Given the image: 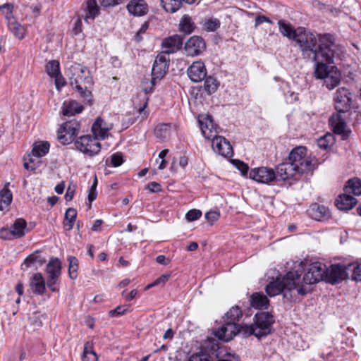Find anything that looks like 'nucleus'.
Here are the masks:
<instances>
[{
	"label": "nucleus",
	"mask_w": 361,
	"mask_h": 361,
	"mask_svg": "<svg viewBox=\"0 0 361 361\" xmlns=\"http://www.w3.org/2000/svg\"><path fill=\"white\" fill-rule=\"evenodd\" d=\"M249 176L255 181L264 184H271L276 180L275 171L272 169L264 166L252 169Z\"/></svg>",
	"instance_id": "nucleus-15"
},
{
	"label": "nucleus",
	"mask_w": 361,
	"mask_h": 361,
	"mask_svg": "<svg viewBox=\"0 0 361 361\" xmlns=\"http://www.w3.org/2000/svg\"><path fill=\"white\" fill-rule=\"evenodd\" d=\"M0 238L5 240H11L14 238L11 233V228L2 227L0 228Z\"/></svg>",
	"instance_id": "nucleus-53"
},
{
	"label": "nucleus",
	"mask_w": 361,
	"mask_h": 361,
	"mask_svg": "<svg viewBox=\"0 0 361 361\" xmlns=\"http://www.w3.org/2000/svg\"><path fill=\"white\" fill-rule=\"evenodd\" d=\"M59 276H47V285L52 292H59Z\"/></svg>",
	"instance_id": "nucleus-50"
},
{
	"label": "nucleus",
	"mask_w": 361,
	"mask_h": 361,
	"mask_svg": "<svg viewBox=\"0 0 361 361\" xmlns=\"http://www.w3.org/2000/svg\"><path fill=\"white\" fill-rule=\"evenodd\" d=\"M298 35L295 42L299 46L303 59L310 60L315 59L320 51L321 44H324L322 38L329 33L314 34L303 27H298Z\"/></svg>",
	"instance_id": "nucleus-3"
},
{
	"label": "nucleus",
	"mask_w": 361,
	"mask_h": 361,
	"mask_svg": "<svg viewBox=\"0 0 361 361\" xmlns=\"http://www.w3.org/2000/svg\"><path fill=\"white\" fill-rule=\"evenodd\" d=\"M82 31V20L78 18L74 23V26L73 27V32L77 35L80 34Z\"/></svg>",
	"instance_id": "nucleus-63"
},
{
	"label": "nucleus",
	"mask_w": 361,
	"mask_h": 361,
	"mask_svg": "<svg viewBox=\"0 0 361 361\" xmlns=\"http://www.w3.org/2000/svg\"><path fill=\"white\" fill-rule=\"evenodd\" d=\"M195 28L196 26L192 18L187 14L183 16L179 22V30L185 35H190Z\"/></svg>",
	"instance_id": "nucleus-32"
},
{
	"label": "nucleus",
	"mask_w": 361,
	"mask_h": 361,
	"mask_svg": "<svg viewBox=\"0 0 361 361\" xmlns=\"http://www.w3.org/2000/svg\"><path fill=\"white\" fill-rule=\"evenodd\" d=\"M114 128L112 123L106 121L104 118L98 117L92 126L93 135L99 140H104L109 135V132Z\"/></svg>",
	"instance_id": "nucleus-18"
},
{
	"label": "nucleus",
	"mask_w": 361,
	"mask_h": 361,
	"mask_svg": "<svg viewBox=\"0 0 361 361\" xmlns=\"http://www.w3.org/2000/svg\"><path fill=\"white\" fill-rule=\"evenodd\" d=\"M235 163L236 168L241 172L242 175H247L249 170L248 166L243 161L239 160H235Z\"/></svg>",
	"instance_id": "nucleus-59"
},
{
	"label": "nucleus",
	"mask_w": 361,
	"mask_h": 361,
	"mask_svg": "<svg viewBox=\"0 0 361 361\" xmlns=\"http://www.w3.org/2000/svg\"><path fill=\"white\" fill-rule=\"evenodd\" d=\"M85 15L84 17L87 23L90 20L93 21L96 16L99 13V8L97 0H87L86 2Z\"/></svg>",
	"instance_id": "nucleus-31"
},
{
	"label": "nucleus",
	"mask_w": 361,
	"mask_h": 361,
	"mask_svg": "<svg viewBox=\"0 0 361 361\" xmlns=\"http://www.w3.org/2000/svg\"><path fill=\"white\" fill-rule=\"evenodd\" d=\"M11 230L14 239L23 237L27 230L26 221L22 218L16 219L11 225Z\"/></svg>",
	"instance_id": "nucleus-28"
},
{
	"label": "nucleus",
	"mask_w": 361,
	"mask_h": 361,
	"mask_svg": "<svg viewBox=\"0 0 361 361\" xmlns=\"http://www.w3.org/2000/svg\"><path fill=\"white\" fill-rule=\"evenodd\" d=\"M50 145L47 141L35 142L32 149V156L40 158L45 156L49 150Z\"/></svg>",
	"instance_id": "nucleus-34"
},
{
	"label": "nucleus",
	"mask_w": 361,
	"mask_h": 361,
	"mask_svg": "<svg viewBox=\"0 0 361 361\" xmlns=\"http://www.w3.org/2000/svg\"><path fill=\"white\" fill-rule=\"evenodd\" d=\"M82 361H97V355L93 350L92 343L86 342L82 355Z\"/></svg>",
	"instance_id": "nucleus-43"
},
{
	"label": "nucleus",
	"mask_w": 361,
	"mask_h": 361,
	"mask_svg": "<svg viewBox=\"0 0 361 361\" xmlns=\"http://www.w3.org/2000/svg\"><path fill=\"white\" fill-rule=\"evenodd\" d=\"M55 79V85L56 89L60 91L61 88L63 87L66 85V81L64 78L61 75V74H59L54 77H53Z\"/></svg>",
	"instance_id": "nucleus-60"
},
{
	"label": "nucleus",
	"mask_w": 361,
	"mask_h": 361,
	"mask_svg": "<svg viewBox=\"0 0 361 361\" xmlns=\"http://www.w3.org/2000/svg\"><path fill=\"white\" fill-rule=\"evenodd\" d=\"M128 310V307L126 305H120L118 306L116 308H115L113 310H111L109 312V314L111 317L114 316H121L126 314V312Z\"/></svg>",
	"instance_id": "nucleus-56"
},
{
	"label": "nucleus",
	"mask_w": 361,
	"mask_h": 361,
	"mask_svg": "<svg viewBox=\"0 0 361 361\" xmlns=\"http://www.w3.org/2000/svg\"><path fill=\"white\" fill-rule=\"evenodd\" d=\"M220 217V214L219 212L216 211H210L205 214V218L207 221L210 224H213L215 221H216Z\"/></svg>",
	"instance_id": "nucleus-54"
},
{
	"label": "nucleus",
	"mask_w": 361,
	"mask_h": 361,
	"mask_svg": "<svg viewBox=\"0 0 361 361\" xmlns=\"http://www.w3.org/2000/svg\"><path fill=\"white\" fill-rule=\"evenodd\" d=\"M279 31L285 37L292 39L295 41V36L298 35V28L294 29L290 24L286 23L284 20H280L278 22Z\"/></svg>",
	"instance_id": "nucleus-37"
},
{
	"label": "nucleus",
	"mask_w": 361,
	"mask_h": 361,
	"mask_svg": "<svg viewBox=\"0 0 361 361\" xmlns=\"http://www.w3.org/2000/svg\"><path fill=\"white\" fill-rule=\"evenodd\" d=\"M46 272L47 276H60L61 274V263L56 257H51L49 261Z\"/></svg>",
	"instance_id": "nucleus-35"
},
{
	"label": "nucleus",
	"mask_w": 361,
	"mask_h": 361,
	"mask_svg": "<svg viewBox=\"0 0 361 361\" xmlns=\"http://www.w3.org/2000/svg\"><path fill=\"white\" fill-rule=\"evenodd\" d=\"M244 325L224 321V324L215 331L214 335L219 339L228 342L238 334H242L244 336Z\"/></svg>",
	"instance_id": "nucleus-12"
},
{
	"label": "nucleus",
	"mask_w": 361,
	"mask_h": 361,
	"mask_svg": "<svg viewBox=\"0 0 361 361\" xmlns=\"http://www.w3.org/2000/svg\"><path fill=\"white\" fill-rule=\"evenodd\" d=\"M10 31L19 39H23L25 35V30L23 25L16 20H11L8 23Z\"/></svg>",
	"instance_id": "nucleus-41"
},
{
	"label": "nucleus",
	"mask_w": 361,
	"mask_h": 361,
	"mask_svg": "<svg viewBox=\"0 0 361 361\" xmlns=\"http://www.w3.org/2000/svg\"><path fill=\"white\" fill-rule=\"evenodd\" d=\"M188 361H211L206 353L194 354L191 355Z\"/></svg>",
	"instance_id": "nucleus-57"
},
{
	"label": "nucleus",
	"mask_w": 361,
	"mask_h": 361,
	"mask_svg": "<svg viewBox=\"0 0 361 361\" xmlns=\"http://www.w3.org/2000/svg\"><path fill=\"white\" fill-rule=\"evenodd\" d=\"M276 179L279 180H286L292 178L298 171L293 168L291 164L288 162L282 163L278 165L276 168Z\"/></svg>",
	"instance_id": "nucleus-24"
},
{
	"label": "nucleus",
	"mask_w": 361,
	"mask_h": 361,
	"mask_svg": "<svg viewBox=\"0 0 361 361\" xmlns=\"http://www.w3.org/2000/svg\"><path fill=\"white\" fill-rule=\"evenodd\" d=\"M38 250L35 252L29 255L25 259L22 264L25 265L26 267H30L32 266H38L41 267L46 262L45 257L41 256Z\"/></svg>",
	"instance_id": "nucleus-33"
},
{
	"label": "nucleus",
	"mask_w": 361,
	"mask_h": 361,
	"mask_svg": "<svg viewBox=\"0 0 361 361\" xmlns=\"http://www.w3.org/2000/svg\"><path fill=\"white\" fill-rule=\"evenodd\" d=\"M29 286L32 292L36 295H42L45 293V279L39 272L34 274L30 279Z\"/></svg>",
	"instance_id": "nucleus-22"
},
{
	"label": "nucleus",
	"mask_w": 361,
	"mask_h": 361,
	"mask_svg": "<svg viewBox=\"0 0 361 361\" xmlns=\"http://www.w3.org/2000/svg\"><path fill=\"white\" fill-rule=\"evenodd\" d=\"M162 51L160 54L169 55L174 54L181 49L183 47V39L178 35H173L172 36L164 38L161 42Z\"/></svg>",
	"instance_id": "nucleus-17"
},
{
	"label": "nucleus",
	"mask_w": 361,
	"mask_h": 361,
	"mask_svg": "<svg viewBox=\"0 0 361 361\" xmlns=\"http://www.w3.org/2000/svg\"><path fill=\"white\" fill-rule=\"evenodd\" d=\"M344 192L354 195H361V180L358 178H353L348 180Z\"/></svg>",
	"instance_id": "nucleus-36"
},
{
	"label": "nucleus",
	"mask_w": 361,
	"mask_h": 361,
	"mask_svg": "<svg viewBox=\"0 0 361 361\" xmlns=\"http://www.w3.org/2000/svg\"><path fill=\"white\" fill-rule=\"evenodd\" d=\"M347 267L341 264H335L327 267L326 281L331 284H336L346 279L348 276L347 273Z\"/></svg>",
	"instance_id": "nucleus-16"
},
{
	"label": "nucleus",
	"mask_w": 361,
	"mask_h": 361,
	"mask_svg": "<svg viewBox=\"0 0 361 361\" xmlns=\"http://www.w3.org/2000/svg\"><path fill=\"white\" fill-rule=\"evenodd\" d=\"M242 317V311L238 306L232 307L223 317L224 321L231 322V323H238L239 319Z\"/></svg>",
	"instance_id": "nucleus-40"
},
{
	"label": "nucleus",
	"mask_w": 361,
	"mask_h": 361,
	"mask_svg": "<svg viewBox=\"0 0 361 361\" xmlns=\"http://www.w3.org/2000/svg\"><path fill=\"white\" fill-rule=\"evenodd\" d=\"M202 212L199 209H192L189 210L185 214V219L188 222H192L199 219L202 216Z\"/></svg>",
	"instance_id": "nucleus-52"
},
{
	"label": "nucleus",
	"mask_w": 361,
	"mask_h": 361,
	"mask_svg": "<svg viewBox=\"0 0 361 361\" xmlns=\"http://www.w3.org/2000/svg\"><path fill=\"white\" fill-rule=\"evenodd\" d=\"M335 109L338 112H348L351 108V93L345 87L338 88L334 96Z\"/></svg>",
	"instance_id": "nucleus-13"
},
{
	"label": "nucleus",
	"mask_w": 361,
	"mask_h": 361,
	"mask_svg": "<svg viewBox=\"0 0 361 361\" xmlns=\"http://www.w3.org/2000/svg\"><path fill=\"white\" fill-rule=\"evenodd\" d=\"M187 73L189 78L195 82L202 81L206 78L207 70L205 65L201 61H197L188 68Z\"/></svg>",
	"instance_id": "nucleus-20"
},
{
	"label": "nucleus",
	"mask_w": 361,
	"mask_h": 361,
	"mask_svg": "<svg viewBox=\"0 0 361 361\" xmlns=\"http://www.w3.org/2000/svg\"><path fill=\"white\" fill-rule=\"evenodd\" d=\"M320 51L315 59L310 61L315 62V77L318 79H324L328 75V64L334 63L335 38L334 35H324L322 38Z\"/></svg>",
	"instance_id": "nucleus-4"
},
{
	"label": "nucleus",
	"mask_w": 361,
	"mask_h": 361,
	"mask_svg": "<svg viewBox=\"0 0 361 361\" xmlns=\"http://www.w3.org/2000/svg\"><path fill=\"white\" fill-rule=\"evenodd\" d=\"M111 162L114 167L121 166L123 162L122 154L118 152L113 154L111 157Z\"/></svg>",
	"instance_id": "nucleus-55"
},
{
	"label": "nucleus",
	"mask_w": 361,
	"mask_h": 361,
	"mask_svg": "<svg viewBox=\"0 0 361 361\" xmlns=\"http://www.w3.org/2000/svg\"><path fill=\"white\" fill-rule=\"evenodd\" d=\"M333 136L331 134H326L317 140V146L322 149H327L332 144Z\"/></svg>",
	"instance_id": "nucleus-49"
},
{
	"label": "nucleus",
	"mask_w": 361,
	"mask_h": 361,
	"mask_svg": "<svg viewBox=\"0 0 361 361\" xmlns=\"http://www.w3.org/2000/svg\"><path fill=\"white\" fill-rule=\"evenodd\" d=\"M68 275L69 277L74 280L78 277V270L79 267L78 259L73 256H69L68 257Z\"/></svg>",
	"instance_id": "nucleus-44"
},
{
	"label": "nucleus",
	"mask_w": 361,
	"mask_h": 361,
	"mask_svg": "<svg viewBox=\"0 0 361 361\" xmlns=\"http://www.w3.org/2000/svg\"><path fill=\"white\" fill-rule=\"evenodd\" d=\"M302 273V268L299 267L297 270L288 271L283 277L277 276L275 279H273L266 286V293L270 297L281 293L288 301L297 302L299 300L298 296H305L310 292V290L303 284L300 285Z\"/></svg>",
	"instance_id": "nucleus-1"
},
{
	"label": "nucleus",
	"mask_w": 361,
	"mask_h": 361,
	"mask_svg": "<svg viewBox=\"0 0 361 361\" xmlns=\"http://www.w3.org/2000/svg\"><path fill=\"white\" fill-rule=\"evenodd\" d=\"M269 299L262 293H255L250 297V305L255 309H267Z\"/></svg>",
	"instance_id": "nucleus-30"
},
{
	"label": "nucleus",
	"mask_w": 361,
	"mask_h": 361,
	"mask_svg": "<svg viewBox=\"0 0 361 361\" xmlns=\"http://www.w3.org/2000/svg\"><path fill=\"white\" fill-rule=\"evenodd\" d=\"M310 217L317 221H326L331 217V212L325 206L317 203L312 204L307 210Z\"/></svg>",
	"instance_id": "nucleus-21"
},
{
	"label": "nucleus",
	"mask_w": 361,
	"mask_h": 361,
	"mask_svg": "<svg viewBox=\"0 0 361 361\" xmlns=\"http://www.w3.org/2000/svg\"><path fill=\"white\" fill-rule=\"evenodd\" d=\"M207 48L204 39L200 36L190 37L184 45V51L188 56H197L201 55Z\"/></svg>",
	"instance_id": "nucleus-14"
},
{
	"label": "nucleus",
	"mask_w": 361,
	"mask_h": 361,
	"mask_svg": "<svg viewBox=\"0 0 361 361\" xmlns=\"http://www.w3.org/2000/svg\"><path fill=\"white\" fill-rule=\"evenodd\" d=\"M326 271L327 267L326 264L319 262L312 263L303 277H300V285L303 284L311 290L307 286L317 283L320 281H326Z\"/></svg>",
	"instance_id": "nucleus-8"
},
{
	"label": "nucleus",
	"mask_w": 361,
	"mask_h": 361,
	"mask_svg": "<svg viewBox=\"0 0 361 361\" xmlns=\"http://www.w3.org/2000/svg\"><path fill=\"white\" fill-rule=\"evenodd\" d=\"M126 7L128 12L135 16H145L149 10L145 0H130Z\"/></svg>",
	"instance_id": "nucleus-23"
},
{
	"label": "nucleus",
	"mask_w": 361,
	"mask_h": 361,
	"mask_svg": "<svg viewBox=\"0 0 361 361\" xmlns=\"http://www.w3.org/2000/svg\"><path fill=\"white\" fill-rule=\"evenodd\" d=\"M341 113L338 111L334 113L330 117L329 123L334 133L346 138L349 135V132L346 130V123L341 116Z\"/></svg>",
	"instance_id": "nucleus-19"
},
{
	"label": "nucleus",
	"mask_w": 361,
	"mask_h": 361,
	"mask_svg": "<svg viewBox=\"0 0 361 361\" xmlns=\"http://www.w3.org/2000/svg\"><path fill=\"white\" fill-rule=\"evenodd\" d=\"M288 161L300 175L312 171L317 162L314 157L307 155V149L304 146L293 148L289 154Z\"/></svg>",
	"instance_id": "nucleus-6"
},
{
	"label": "nucleus",
	"mask_w": 361,
	"mask_h": 361,
	"mask_svg": "<svg viewBox=\"0 0 361 361\" xmlns=\"http://www.w3.org/2000/svg\"><path fill=\"white\" fill-rule=\"evenodd\" d=\"M340 81H341L340 75L336 73L334 75H328V76H326L324 78V83L326 85V87L330 90H333L336 86H338V84L340 83Z\"/></svg>",
	"instance_id": "nucleus-48"
},
{
	"label": "nucleus",
	"mask_w": 361,
	"mask_h": 361,
	"mask_svg": "<svg viewBox=\"0 0 361 361\" xmlns=\"http://www.w3.org/2000/svg\"><path fill=\"white\" fill-rule=\"evenodd\" d=\"M46 71L51 78L60 74L59 62L56 60L50 61L46 66Z\"/></svg>",
	"instance_id": "nucleus-47"
},
{
	"label": "nucleus",
	"mask_w": 361,
	"mask_h": 361,
	"mask_svg": "<svg viewBox=\"0 0 361 361\" xmlns=\"http://www.w3.org/2000/svg\"><path fill=\"white\" fill-rule=\"evenodd\" d=\"M10 183H6L0 190V211L6 209L12 202L13 194L8 188Z\"/></svg>",
	"instance_id": "nucleus-29"
},
{
	"label": "nucleus",
	"mask_w": 361,
	"mask_h": 361,
	"mask_svg": "<svg viewBox=\"0 0 361 361\" xmlns=\"http://www.w3.org/2000/svg\"><path fill=\"white\" fill-rule=\"evenodd\" d=\"M218 86L219 83L217 80L211 76L207 78L204 83V90L209 94L214 93L216 91Z\"/></svg>",
	"instance_id": "nucleus-46"
},
{
	"label": "nucleus",
	"mask_w": 361,
	"mask_h": 361,
	"mask_svg": "<svg viewBox=\"0 0 361 361\" xmlns=\"http://www.w3.org/2000/svg\"><path fill=\"white\" fill-rule=\"evenodd\" d=\"M203 30L214 32L220 27L221 22L216 18H206L201 23Z\"/></svg>",
	"instance_id": "nucleus-39"
},
{
	"label": "nucleus",
	"mask_w": 361,
	"mask_h": 361,
	"mask_svg": "<svg viewBox=\"0 0 361 361\" xmlns=\"http://www.w3.org/2000/svg\"><path fill=\"white\" fill-rule=\"evenodd\" d=\"M151 192H159L161 190V186L157 182H150L146 186Z\"/></svg>",
	"instance_id": "nucleus-61"
},
{
	"label": "nucleus",
	"mask_w": 361,
	"mask_h": 361,
	"mask_svg": "<svg viewBox=\"0 0 361 361\" xmlns=\"http://www.w3.org/2000/svg\"><path fill=\"white\" fill-rule=\"evenodd\" d=\"M199 123L203 136L207 140H212L213 150L225 157H231L233 154L232 146L223 136H218L214 128L212 116L202 115L199 117Z\"/></svg>",
	"instance_id": "nucleus-2"
},
{
	"label": "nucleus",
	"mask_w": 361,
	"mask_h": 361,
	"mask_svg": "<svg viewBox=\"0 0 361 361\" xmlns=\"http://www.w3.org/2000/svg\"><path fill=\"white\" fill-rule=\"evenodd\" d=\"M170 59L169 56L163 54H159L153 63L152 69V86L148 88H144L145 93L146 94L152 92V87L157 81L161 80L165 75L169 67Z\"/></svg>",
	"instance_id": "nucleus-10"
},
{
	"label": "nucleus",
	"mask_w": 361,
	"mask_h": 361,
	"mask_svg": "<svg viewBox=\"0 0 361 361\" xmlns=\"http://www.w3.org/2000/svg\"><path fill=\"white\" fill-rule=\"evenodd\" d=\"M182 1L183 0H161V4L166 12L173 13L180 8Z\"/></svg>",
	"instance_id": "nucleus-42"
},
{
	"label": "nucleus",
	"mask_w": 361,
	"mask_h": 361,
	"mask_svg": "<svg viewBox=\"0 0 361 361\" xmlns=\"http://www.w3.org/2000/svg\"><path fill=\"white\" fill-rule=\"evenodd\" d=\"M77 216V211L74 208H68L65 213L64 228L66 231L73 229Z\"/></svg>",
	"instance_id": "nucleus-38"
},
{
	"label": "nucleus",
	"mask_w": 361,
	"mask_h": 361,
	"mask_svg": "<svg viewBox=\"0 0 361 361\" xmlns=\"http://www.w3.org/2000/svg\"><path fill=\"white\" fill-rule=\"evenodd\" d=\"M83 106L75 100L65 101L62 106V114L66 116H73L82 111Z\"/></svg>",
	"instance_id": "nucleus-27"
},
{
	"label": "nucleus",
	"mask_w": 361,
	"mask_h": 361,
	"mask_svg": "<svg viewBox=\"0 0 361 361\" xmlns=\"http://www.w3.org/2000/svg\"><path fill=\"white\" fill-rule=\"evenodd\" d=\"M357 203V199L346 192L338 195L335 202L336 206L340 210H350L354 207Z\"/></svg>",
	"instance_id": "nucleus-25"
},
{
	"label": "nucleus",
	"mask_w": 361,
	"mask_h": 361,
	"mask_svg": "<svg viewBox=\"0 0 361 361\" xmlns=\"http://www.w3.org/2000/svg\"><path fill=\"white\" fill-rule=\"evenodd\" d=\"M69 80L70 85L79 92L83 101L88 104H91L92 94L90 88L93 82L89 71L80 65L73 66L71 68Z\"/></svg>",
	"instance_id": "nucleus-5"
},
{
	"label": "nucleus",
	"mask_w": 361,
	"mask_h": 361,
	"mask_svg": "<svg viewBox=\"0 0 361 361\" xmlns=\"http://www.w3.org/2000/svg\"><path fill=\"white\" fill-rule=\"evenodd\" d=\"M80 129V124L75 119L63 123L57 131L58 141L63 145L71 143L75 139Z\"/></svg>",
	"instance_id": "nucleus-11"
},
{
	"label": "nucleus",
	"mask_w": 361,
	"mask_h": 361,
	"mask_svg": "<svg viewBox=\"0 0 361 361\" xmlns=\"http://www.w3.org/2000/svg\"><path fill=\"white\" fill-rule=\"evenodd\" d=\"M274 322L273 316L270 313L258 312L255 316L252 324L244 325V336L254 335L258 338L267 336L271 333Z\"/></svg>",
	"instance_id": "nucleus-7"
},
{
	"label": "nucleus",
	"mask_w": 361,
	"mask_h": 361,
	"mask_svg": "<svg viewBox=\"0 0 361 361\" xmlns=\"http://www.w3.org/2000/svg\"><path fill=\"white\" fill-rule=\"evenodd\" d=\"M13 9V5L10 3L4 4V5L0 6V11H1V13L6 16L8 21L13 20L12 14Z\"/></svg>",
	"instance_id": "nucleus-51"
},
{
	"label": "nucleus",
	"mask_w": 361,
	"mask_h": 361,
	"mask_svg": "<svg viewBox=\"0 0 361 361\" xmlns=\"http://www.w3.org/2000/svg\"><path fill=\"white\" fill-rule=\"evenodd\" d=\"M171 128V123H160L154 128V135L157 138L164 139Z\"/></svg>",
	"instance_id": "nucleus-45"
},
{
	"label": "nucleus",
	"mask_w": 361,
	"mask_h": 361,
	"mask_svg": "<svg viewBox=\"0 0 361 361\" xmlns=\"http://www.w3.org/2000/svg\"><path fill=\"white\" fill-rule=\"evenodd\" d=\"M351 278L353 281H361V264L353 267Z\"/></svg>",
	"instance_id": "nucleus-58"
},
{
	"label": "nucleus",
	"mask_w": 361,
	"mask_h": 361,
	"mask_svg": "<svg viewBox=\"0 0 361 361\" xmlns=\"http://www.w3.org/2000/svg\"><path fill=\"white\" fill-rule=\"evenodd\" d=\"M212 354L216 357V361H240L238 355L228 353L224 347L216 345V349L213 347Z\"/></svg>",
	"instance_id": "nucleus-26"
},
{
	"label": "nucleus",
	"mask_w": 361,
	"mask_h": 361,
	"mask_svg": "<svg viewBox=\"0 0 361 361\" xmlns=\"http://www.w3.org/2000/svg\"><path fill=\"white\" fill-rule=\"evenodd\" d=\"M74 145L77 150L90 157L97 155L102 149L99 139L94 135L80 136L75 140Z\"/></svg>",
	"instance_id": "nucleus-9"
},
{
	"label": "nucleus",
	"mask_w": 361,
	"mask_h": 361,
	"mask_svg": "<svg viewBox=\"0 0 361 361\" xmlns=\"http://www.w3.org/2000/svg\"><path fill=\"white\" fill-rule=\"evenodd\" d=\"M124 0H100V3L104 7L114 6L121 4Z\"/></svg>",
	"instance_id": "nucleus-62"
},
{
	"label": "nucleus",
	"mask_w": 361,
	"mask_h": 361,
	"mask_svg": "<svg viewBox=\"0 0 361 361\" xmlns=\"http://www.w3.org/2000/svg\"><path fill=\"white\" fill-rule=\"evenodd\" d=\"M170 277H171L170 274H163L161 276H159V278H157L154 281V285H157V286L160 285V284L164 285L169 281Z\"/></svg>",
	"instance_id": "nucleus-64"
}]
</instances>
